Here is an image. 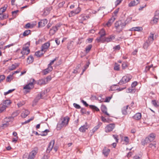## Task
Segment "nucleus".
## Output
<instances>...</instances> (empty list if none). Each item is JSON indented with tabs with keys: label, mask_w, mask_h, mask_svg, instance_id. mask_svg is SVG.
Segmentation results:
<instances>
[{
	"label": "nucleus",
	"mask_w": 159,
	"mask_h": 159,
	"mask_svg": "<svg viewBox=\"0 0 159 159\" xmlns=\"http://www.w3.org/2000/svg\"><path fill=\"white\" fill-rule=\"evenodd\" d=\"M30 82L27 84L25 85L23 88L24 89H26L27 92H29L28 90H30L31 88L34 87L33 83L34 82V79H31L30 80Z\"/></svg>",
	"instance_id": "nucleus-5"
},
{
	"label": "nucleus",
	"mask_w": 159,
	"mask_h": 159,
	"mask_svg": "<svg viewBox=\"0 0 159 159\" xmlns=\"http://www.w3.org/2000/svg\"><path fill=\"white\" fill-rule=\"evenodd\" d=\"M99 128V126L98 125L95 126L92 129V132L93 133H94Z\"/></svg>",
	"instance_id": "nucleus-55"
},
{
	"label": "nucleus",
	"mask_w": 159,
	"mask_h": 159,
	"mask_svg": "<svg viewBox=\"0 0 159 159\" xmlns=\"http://www.w3.org/2000/svg\"><path fill=\"white\" fill-rule=\"evenodd\" d=\"M111 90V91L115 90H117V88H116V85H112L111 86L110 88Z\"/></svg>",
	"instance_id": "nucleus-59"
},
{
	"label": "nucleus",
	"mask_w": 159,
	"mask_h": 159,
	"mask_svg": "<svg viewBox=\"0 0 159 159\" xmlns=\"http://www.w3.org/2000/svg\"><path fill=\"white\" fill-rule=\"evenodd\" d=\"M19 65L18 63H16L14 64H12L11 66L9 67V69L10 70H15Z\"/></svg>",
	"instance_id": "nucleus-27"
},
{
	"label": "nucleus",
	"mask_w": 159,
	"mask_h": 159,
	"mask_svg": "<svg viewBox=\"0 0 159 159\" xmlns=\"http://www.w3.org/2000/svg\"><path fill=\"white\" fill-rule=\"evenodd\" d=\"M89 107L90 108L96 111H99V109L95 106L90 105H89Z\"/></svg>",
	"instance_id": "nucleus-36"
},
{
	"label": "nucleus",
	"mask_w": 159,
	"mask_h": 159,
	"mask_svg": "<svg viewBox=\"0 0 159 159\" xmlns=\"http://www.w3.org/2000/svg\"><path fill=\"white\" fill-rule=\"evenodd\" d=\"M89 18V16H85V15L84 14L81 15L79 17V20L82 21L80 22L81 23H83L82 21L86 20L87 19Z\"/></svg>",
	"instance_id": "nucleus-13"
},
{
	"label": "nucleus",
	"mask_w": 159,
	"mask_h": 159,
	"mask_svg": "<svg viewBox=\"0 0 159 159\" xmlns=\"http://www.w3.org/2000/svg\"><path fill=\"white\" fill-rule=\"evenodd\" d=\"M6 109V106H2L0 108V113L3 112V111L5 110Z\"/></svg>",
	"instance_id": "nucleus-44"
},
{
	"label": "nucleus",
	"mask_w": 159,
	"mask_h": 159,
	"mask_svg": "<svg viewBox=\"0 0 159 159\" xmlns=\"http://www.w3.org/2000/svg\"><path fill=\"white\" fill-rule=\"evenodd\" d=\"M30 112L27 110H25L23 111L21 114V116L22 118H25L29 114Z\"/></svg>",
	"instance_id": "nucleus-24"
},
{
	"label": "nucleus",
	"mask_w": 159,
	"mask_h": 159,
	"mask_svg": "<svg viewBox=\"0 0 159 159\" xmlns=\"http://www.w3.org/2000/svg\"><path fill=\"white\" fill-rule=\"evenodd\" d=\"M50 46V43L49 42L45 43L43 44L42 46L41 50L45 53L47 51V49Z\"/></svg>",
	"instance_id": "nucleus-10"
},
{
	"label": "nucleus",
	"mask_w": 159,
	"mask_h": 159,
	"mask_svg": "<svg viewBox=\"0 0 159 159\" xmlns=\"http://www.w3.org/2000/svg\"><path fill=\"white\" fill-rule=\"evenodd\" d=\"M30 52V50L29 49V46L23 47V51L21 52V53L22 54H28Z\"/></svg>",
	"instance_id": "nucleus-14"
},
{
	"label": "nucleus",
	"mask_w": 159,
	"mask_h": 159,
	"mask_svg": "<svg viewBox=\"0 0 159 159\" xmlns=\"http://www.w3.org/2000/svg\"><path fill=\"white\" fill-rule=\"evenodd\" d=\"M48 21L46 19L41 20L38 23L39 27H42L44 26L47 23Z\"/></svg>",
	"instance_id": "nucleus-15"
},
{
	"label": "nucleus",
	"mask_w": 159,
	"mask_h": 159,
	"mask_svg": "<svg viewBox=\"0 0 159 159\" xmlns=\"http://www.w3.org/2000/svg\"><path fill=\"white\" fill-rule=\"evenodd\" d=\"M5 78V77L4 75H1L0 76V83L2 82Z\"/></svg>",
	"instance_id": "nucleus-57"
},
{
	"label": "nucleus",
	"mask_w": 159,
	"mask_h": 159,
	"mask_svg": "<svg viewBox=\"0 0 159 159\" xmlns=\"http://www.w3.org/2000/svg\"><path fill=\"white\" fill-rule=\"evenodd\" d=\"M142 30L143 28L141 27H136L132 28L131 30L140 31H142Z\"/></svg>",
	"instance_id": "nucleus-30"
},
{
	"label": "nucleus",
	"mask_w": 159,
	"mask_h": 159,
	"mask_svg": "<svg viewBox=\"0 0 159 159\" xmlns=\"http://www.w3.org/2000/svg\"><path fill=\"white\" fill-rule=\"evenodd\" d=\"M128 105L123 107L121 109V111L122 114L123 115H126L127 113V110L128 109Z\"/></svg>",
	"instance_id": "nucleus-25"
},
{
	"label": "nucleus",
	"mask_w": 159,
	"mask_h": 159,
	"mask_svg": "<svg viewBox=\"0 0 159 159\" xmlns=\"http://www.w3.org/2000/svg\"><path fill=\"white\" fill-rule=\"evenodd\" d=\"M92 45L91 44L87 46L85 48V51L86 53H88L91 50L92 48Z\"/></svg>",
	"instance_id": "nucleus-35"
},
{
	"label": "nucleus",
	"mask_w": 159,
	"mask_h": 159,
	"mask_svg": "<svg viewBox=\"0 0 159 159\" xmlns=\"http://www.w3.org/2000/svg\"><path fill=\"white\" fill-rule=\"evenodd\" d=\"M81 113L82 114H85L87 113L85 109L84 108H82L80 110Z\"/></svg>",
	"instance_id": "nucleus-53"
},
{
	"label": "nucleus",
	"mask_w": 159,
	"mask_h": 159,
	"mask_svg": "<svg viewBox=\"0 0 159 159\" xmlns=\"http://www.w3.org/2000/svg\"><path fill=\"white\" fill-rule=\"evenodd\" d=\"M122 66L123 69L126 68L128 66L127 63L126 62H123L122 64Z\"/></svg>",
	"instance_id": "nucleus-48"
},
{
	"label": "nucleus",
	"mask_w": 159,
	"mask_h": 159,
	"mask_svg": "<svg viewBox=\"0 0 159 159\" xmlns=\"http://www.w3.org/2000/svg\"><path fill=\"white\" fill-rule=\"evenodd\" d=\"M140 0H134L129 3L128 6L129 7H133L138 4Z\"/></svg>",
	"instance_id": "nucleus-17"
},
{
	"label": "nucleus",
	"mask_w": 159,
	"mask_h": 159,
	"mask_svg": "<svg viewBox=\"0 0 159 159\" xmlns=\"http://www.w3.org/2000/svg\"><path fill=\"white\" fill-rule=\"evenodd\" d=\"M61 24L60 23L57 24L54 26H53L50 30L49 34L51 35H53L57 31Z\"/></svg>",
	"instance_id": "nucleus-4"
},
{
	"label": "nucleus",
	"mask_w": 159,
	"mask_h": 159,
	"mask_svg": "<svg viewBox=\"0 0 159 159\" xmlns=\"http://www.w3.org/2000/svg\"><path fill=\"white\" fill-rule=\"evenodd\" d=\"M142 115L141 113L138 112L136 113L133 118L135 120H139L141 118Z\"/></svg>",
	"instance_id": "nucleus-20"
},
{
	"label": "nucleus",
	"mask_w": 159,
	"mask_h": 159,
	"mask_svg": "<svg viewBox=\"0 0 159 159\" xmlns=\"http://www.w3.org/2000/svg\"><path fill=\"white\" fill-rule=\"evenodd\" d=\"M42 50L37 51L35 52V55L37 57H40L44 54Z\"/></svg>",
	"instance_id": "nucleus-31"
},
{
	"label": "nucleus",
	"mask_w": 159,
	"mask_h": 159,
	"mask_svg": "<svg viewBox=\"0 0 159 159\" xmlns=\"http://www.w3.org/2000/svg\"><path fill=\"white\" fill-rule=\"evenodd\" d=\"M49 12V11L48 10H44L43 13V16H46L48 15Z\"/></svg>",
	"instance_id": "nucleus-45"
},
{
	"label": "nucleus",
	"mask_w": 159,
	"mask_h": 159,
	"mask_svg": "<svg viewBox=\"0 0 159 159\" xmlns=\"http://www.w3.org/2000/svg\"><path fill=\"white\" fill-rule=\"evenodd\" d=\"M38 151V149L37 148H34L30 153L28 159H34Z\"/></svg>",
	"instance_id": "nucleus-7"
},
{
	"label": "nucleus",
	"mask_w": 159,
	"mask_h": 159,
	"mask_svg": "<svg viewBox=\"0 0 159 159\" xmlns=\"http://www.w3.org/2000/svg\"><path fill=\"white\" fill-rule=\"evenodd\" d=\"M115 38V37L114 35H111L109 37H105L103 39V40L102 41H106L107 42H109L111 41L112 40L114 39Z\"/></svg>",
	"instance_id": "nucleus-16"
},
{
	"label": "nucleus",
	"mask_w": 159,
	"mask_h": 159,
	"mask_svg": "<svg viewBox=\"0 0 159 159\" xmlns=\"http://www.w3.org/2000/svg\"><path fill=\"white\" fill-rule=\"evenodd\" d=\"M111 97H106L104 102H109L111 99Z\"/></svg>",
	"instance_id": "nucleus-58"
},
{
	"label": "nucleus",
	"mask_w": 159,
	"mask_h": 159,
	"mask_svg": "<svg viewBox=\"0 0 159 159\" xmlns=\"http://www.w3.org/2000/svg\"><path fill=\"white\" fill-rule=\"evenodd\" d=\"M123 1V0H116L115 2V6H117L119 5Z\"/></svg>",
	"instance_id": "nucleus-50"
},
{
	"label": "nucleus",
	"mask_w": 159,
	"mask_h": 159,
	"mask_svg": "<svg viewBox=\"0 0 159 159\" xmlns=\"http://www.w3.org/2000/svg\"><path fill=\"white\" fill-rule=\"evenodd\" d=\"M126 24L125 22L119 20L115 23V27L120 31H121L125 27Z\"/></svg>",
	"instance_id": "nucleus-2"
},
{
	"label": "nucleus",
	"mask_w": 159,
	"mask_h": 159,
	"mask_svg": "<svg viewBox=\"0 0 159 159\" xmlns=\"http://www.w3.org/2000/svg\"><path fill=\"white\" fill-rule=\"evenodd\" d=\"M34 58L32 56H30L27 58V61L29 62V63L32 62L34 61Z\"/></svg>",
	"instance_id": "nucleus-39"
},
{
	"label": "nucleus",
	"mask_w": 159,
	"mask_h": 159,
	"mask_svg": "<svg viewBox=\"0 0 159 159\" xmlns=\"http://www.w3.org/2000/svg\"><path fill=\"white\" fill-rule=\"evenodd\" d=\"M115 127V125L113 124H110L107 125L105 128V131L106 132L111 131L113 130Z\"/></svg>",
	"instance_id": "nucleus-12"
},
{
	"label": "nucleus",
	"mask_w": 159,
	"mask_h": 159,
	"mask_svg": "<svg viewBox=\"0 0 159 159\" xmlns=\"http://www.w3.org/2000/svg\"><path fill=\"white\" fill-rule=\"evenodd\" d=\"M155 134L153 133L151 134L148 136L146 138L145 141L146 143H148L153 141L155 139Z\"/></svg>",
	"instance_id": "nucleus-8"
},
{
	"label": "nucleus",
	"mask_w": 159,
	"mask_h": 159,
	"mask_svg": "<svg viewBox=\"0 0 159 159\" xmlns=\"http://www.w3.org/2000/svg\"><path fill=\"white\" fill-rule=\"evenodd\" d=\"M47 83V81L45 79H42L39 80V84L40 85L45 84Z\"/></svg>",
	"instance_id": "nucleus-33"
},
{
	"label": "nucleus",
	"mask_w": 159,
	"mask_h": 159,
	"mask_svg": "<svg viewBox=\"0 0 159 159\" xmlns=\"http://www.w3.org/2000/svg\"><path fill=\"white\" fill-rule=\"evenodd\" d=\"M88 128V126L87 125V123L86 122L85 125L83 126H81L79 128V130L82 132H84L86 129H87Z\"/></svg>",
	"instance_id": "nucleus-19"
},
{
	"label": "nucleus",
	"mask_w": 159,
	"mask_h": 159,
	"mask_svg": "<svg viewBox=\"0 0 159 159\" xmlns=\"http://www.w3.org/2000/svg\"><path fill=\"white\" fill-rule=\"evenodd\" d=\"M70 118L68 116L63 118V120L61 123H58L57 125V129L58 130H60L64 126H66L68 124Z\"/></svg>",
	"instance_id": "nucleus-1"
},
{
	"label": "nucleus",
	"mask_w": 159,
	"mask_h": 159,
	"mask_svg": "<svg viewBox=\"0 0 159 159\" xmlns=\"http://www.w3.org/2000/svg\"><path fill=\"white\" fill-rule=\"evenodd\" d=\"M10 103L11 102L10 100H6L4 101L3 102V103L5 104V105H3V106H6V107L7 106L10 105Z\"/></svg>",
	"instance_id": "nucleus-37"
},
{
	"label": "nucleus",
	"mask_w": 159,
	"mask_h": 159,
	"mask_svg": "<svg viewBox=\"0 0 159 159\" xmlns=\"http://www.w3.org/2000/svg\"><path fill=\"white\" fill-rule=\"evenodd\" d=\"M6 6L5 5L3 7L0 9V13L2 14L3 12L6 11L7 7V5H6Z\"/></svg>",
	"instance_id": "nucleus-38"
},
{
	"label": "nucleus",
	"mask_w": 159,
	"mask_h": 159,
	"mask_svg": "<svg viewBox=\"0 0 159 159\" xmlns=\"http://www.w3.org/2000/svg\"><path fill=\"white\" fill-rule=\"evenodd\" d=\"M113 49H114V50H119L120 49V46L119 45H117L115 47H114Z\"/></svg>",
	"instance_id": "nucleus-51"
},
{
	"label": "nucleus",
	"mask_w": 159,
	"mask_h": 159,
	"mask_svg": "<svg viewBox=\"0 0 159 159\" xmlns=\"http://www.w3.org/2000/svg\"><path fill=\"white\" fill-rule=\"evenodd\" d=\"M152 105L154 107H157L159 106V102H157L155 100H152Z\"/></svg>",
	"instance_id": "nucleus-34"
},
{
	"label": "nucleus",
	"mask_w": 159,
	"mask_h": 159,
	"mask_svg": "<svg viewBox=\"0 0 159 159\" xmlns=\"http://www.w3.org/2000/svg\"><path fill=\"white\" fill-rule=\"evenodd\" d=\"M14 90H15L14 89L9 90L8 91H7V92H5L4 93V95H6L7 94H9V93H10L14 91Z\"/></svg>",
	"instance_id": "nucleus-52"
},
{
	"label": "nucleus",
	"mask_w": 159,
	"mask_h": 159,
	"mask_svg": "<svg viewBox=\"0 0 159 159\" xmlns=\"http://www.w3.org/2000/svg\"><path fill=\"white\" fill-rule=\"evenodd\" d=\"M34 119L33 117H31V118L28 120H27L25 121L24 122V124H26V123H27L29 122L30 121Z\"/></svg>",
	"instance_id": "nucleus-60"
},
{
	"label": "nucleus",
	"mask_w": 159,
	"mask_h": 159,
	"mask_svg": "<svg viewBox=\"0 0 159 159\" xmlns=\"http://www.w3.org/2000/svg\"><path fill=\"white\" fill-rule=\"evenodd\" d=\"M12 80V75H8L7 78L6 80L7 82H10Z\"/></svg>",
	"instance_id": "nucleus-42"
},
{
	"label": "nucleus",
	"mask_w": 159,
	"mask_h": 159,
	"mask_svg": "<svg viewBox=\"0 0 159 159\" xmlns=\"http://www.w3.org/2000/svg\"><path fill=\"white\" fill-rule=\"evenodd\" d=\"M73 106L75 108L78 109H80L81 107L79 105L76 103H74L73 104Z\"/></svg>",
	"instance_id": "nucleus-54"
},
{
	"label": "nucleus",
	"mask_w": 159,
	"mask_h": 159,
	"mask_svg": "<svg viewBox=\"0 0 159 159\" xmlns=\"http://www.w3.org/2000/svg\"><path fill=\"white\" fill-rule=\"evenodd\" d=\"M54 140H52L49 143L48 148L47 149V152L48 153H49L51 150H52V148H53V146L54 144Z\"/></svg>",
	"instance_id": "nucleus-11"
},
{
	"label": "nucleus",
	"mask_w": 159,
	"mask_h": 159,
	"mask_svg": "<svg viewBox=\"0 0 159 159\" xmlns=\"http://www.w3.org/2000/svg\"><path fill=\"white\" fill-rule=\"evenodd\" d=\"M113 137L116 140V142H118V135H113Z\"/></svg>",
	"instance_id": "nucleus-61"
},
{
	"label": "nucleus",
	"mask_w": 159,
	"mask_h": 159,
	"mask_svg": "<svg viewBox=\"0 0 159 159\" xmlns=\"http://www.w3.org/2000/svg\"><path fill=\"white\" fill-rule=\"evenodd\" d=\"M135 91L134 89L129 88L128 89L127 92L128 93H134Z\"/></svg>",
	"instance_id": "nucleus-41"
},
{
	"label": "nucleus",
	"mask_w": 159,
	"mask_h": 159,
	"mask_svg": "<svg viewBox=\"0 0 159 159\" xmlns=\"http://www.w3.org/2000/svg\"><path fill=\"white\" fill-rule=\"evenodd\" d=\"M115 19L114 17H111L110 20H109V21L106 23V25L108 27L110 26L112 24L114 21Z\"/></svg>",
	"instance_id": "nucleus-26"
},
{
	"label": "nucleus",
	"mask_w": 159,
	"mask_h": 159,
	"mask_svg": "<svg viewBox=\"0 0 159 159\" xmlns=\"http://www.w3.org/2000/svg\"><path fill=\"white\" fill-rule=\"evenodd\" d=\"M25 104V102L24 101L23 102H18L17 105L18 107H21L23 105Z\"/></svg>",
	"instance_id": "nucleus-46"
},
{
	"label": "nucleus",
	"mask_w": 159,
	"mask_h": 159,
	"mask_svg": "<svg viewBox=\"0 0 159 159\" xmlns=\"http://www.w3.org/2000/svg\"><path fill=\"white\" fill-rule=\"evenodd\" d=\"M65 4V2H61L59 3L58 4V7H62Z\"/></svg>",
	"instance_id": "nucleus-63"
},
{
	"label": "nucleus",
	"mask_w": 159,
	"mask_h": 159,
	"mask_svg": "<svg viewBox=\"0 0 159 159\" xmlns=\"http://www.w3.org/2000/svg\"><path fill=\"white\" fill-rule=\"evenodd\" d=\"M81 11V8L78 7L76 9L71 11L69 13V16L70 17H72L75 15L78 14Z\"/></svg>",
	"instance_id": "nucleus-9"
},
{
	"label": "nucleus",
	"mask_w": 159,
	"mask_h": 159,
	"mask_svg": "<svg viewBox=\"0 0 159 159\" xmlns=\"http://www.w3.org/2000/svg\"><path fill=\"white\" fill-rule=\"evenodd\" d=\"M101 110L102 112L105 114L109 116V114L107 112V108L106 106L104 105H102L101 107Z\"/></svg>",
	"instance_id": "nucleus-21"
},
{
	"label": "nucleus",
	"mask_w": 159,
	"mask_h": 159,
	"mask_svg": "<svg viewBox=\"0 0 159 159\" xmlns=\"http://www.w3.org/2000/svg\"><path fill=\"white\" fill-rule=\"evenodd\" d=\"M153 35L154 34L151 33L150 35L148 37V39L147 40L150 43H152L153 40Z\"/></svg>",
	"instance_id": "nucleus-28"
},
{
	"label": "nucleus",
	"mask_w": 159,
	"mask_h": 159,
	"mask_svg": "<svg viewBox=\"0 0 159 159\" xmlns=\"http://www.w3.org/2000/svg\"><path fill=\"white\" fill-rule=\"evenodd\" d=\"M151 44V43H149V42L147 40L143 44V47L144 49H146L148 48V47Z\"/></svg>",
	"instance_id": "nucleus-32"
},
{
	"label": "nucleus",
	"mask_w": 159,
	"mask_h": 159,
	"mask_svg": "<svg viewBox=\"0 0 159 159\" xmlns=\"http://www.w3.org/2000/svg\"><path fill=\"white\" fill-rule=\"evenodd\" d=\"M81 102L84 104V105H85L86 107H88V104L84 100H82Z\"/></svg>",
	"instance_id": "nucleus-64"
},
{
	"label": "nucleus",
	"mask_w": 159,
	"mask_h": 159,
	"mask_svg": "<svg viewBox=\"0 0 159 159\" xmlns=\"http://www.w3.org/2000/svg\"><path fill=\"white\" fill-rule=\"evenodd\" d=\"M49 131L48 129H46L43 131V134H42L43 135H46L47 134V133Z\"/></svg>",
	"instance_id": "nucleus-62"
},
{
	"label": "nucleus",
	"mask_w": 159,
	"mask_h": 159,
	"mask_svg": "<svg viewBox=\"0 0 159 159\" xmlns=\"http://www.w3.org/2000/svg\"><path fill=\"white\" fill-rule=\"evenodd\" d=\"M124 141L125 142V143L126 144H128L129 141L128 137H125L124 138Z\"/></svg>",
	"instance_id": "nucleus-43"
},
{
	"label": "nucleus",
	"mask_w": 159,
	"mask_h": 159,
	"mask_svg": "<svg viewBox=\"0 0 159 159\" xmlns=\"http://www.w3.org/2000/svg\"><path fill=\"white\" fill-rule=\"evenodd\" d=\"M19 112L18 111H15L12 114L11 116L9 117L8 119H10V120H11V119L13 120L14 117L17 116L19 114Z\"/></svg>",
	"instance_id": "nucleus-22"
},
{
	"label": "nucleus",
	"mask_w": 159,
	"mask_h": 159,
	"mask_svg": "<svg viewBox=\"0 0 159 159\" xmlns=\"http://www.w3.org/2000/svg\"><path fill=\"white\" fill-rule=\"evenodd\" d=\"M102 153L105 156H107L110 152V150L105 147L104 149H103L102 151Z\"/></svg>",
	"instance_id": "nucleus-23"
},
{
	"label": "nucleus",
	"mask_w": 159,
	"mask_h": 159,
	"mask_svg": "<svg viewBox=\"0 0 159 159\" xmlns=\"http://www.w3.org/2000/svg\"><path fill=\"white\" fill-rule=\"evenodd\" d=\"M30 32L31 31L30 30H26L24 32L23 35L24 36H27L30 33Z\"/></svg>",
	"instance_id": "nucleus-40"
},
{
	"label": "nucleus",
	"mask_w": 159,
	"mask_h": 159,
	"mask_svg": "<svg viewBox=\"0 0 159 159\" xmlns=\"http://www.w3.org/2000/svg\"><path fill=\"white\" fill-rule=\"evenodd\" d=\"M149 147L152 149H154L156 148L155 144V143H150L149 144Z\"/></svg>",
	"instance_id": "nucleus-49"
},
{
	"label": "nucleus",
	"mask_w": 159,
	"mask_h": 159,
	"mask_svg": "<svg viewBox=\"0 0 159 159\" xmlns=\"http://www.w3.org/2000/svg\"><path fill=\"white\" fill-rule=\"evenodd\" d=\"M7 118H6L5 119V121H6V123L3 124L1 126V127L2 128V129H4V128L6 127H7L8 125L9 124L7 122H8V120H7ZM10 120L9 119V120H8L9 121Z\"/></svg>",
	"instance_id": "nucleus-29"
},
{
	"label": "nucleus",
	"mask_w": 159,
	"mask_h": 159,
	"mask_svg": "<svg viewBox=\"0 0 159 159\" xmlns=\"http://www.w3.org/2000/svg\"><path fill=\"white\" fill-rule=\"evenodd\" d=\"M99 34L100 35V36L98 37L96 39L98 42L103 40L104 38L103 37L106 35L105 31L103 29H102L99 32Z\"/></svg>",
	"instance_id": "nucleus-6"
},
{
	"label": "nucleus",
	"mask_w": 159,
	"mask_h": 159,
	"mask_svg": "<svg viewBox=\"0 0 159 159\" xmlns=\"http://www.w3.org/2000/svg\"><path fill=\"white\" fill-rule=\"evenodd\" d=\"M53 69L52 66H48V67L43 71V75H46L49 72L51 71Z\"/></svg>",
	"instance_id": "nucleus-18"
},
{
	"label": "nucleus",
	"mask_w": 159,
	"mask_h": 159,
	"mask_svg": "<svg viewBox=\"0 0 159 159\" xmlns=\"http://www.w3.org/2000/svg\"><path fill=\"white\" fill-rule=\"evenodd\" d=\"M114 70H120V65L116 64L114 67Z\"/></svg>",
	"instance_id": "nucleus-47"
},
{
	"label": "nucleus",
	"mask_w": 159,
	"mask_h": 159,
	"mask_svg": "<svg viewBox=\"0 0 159 159\" xmlns=\"http://www.w3.org/2000/svg\"><path fill=\"white\" fill-rule=\"evenodd\" d=\"M132 76L130 74H127L124 76L122 79L120 80L119 84L120 85L129 82L132 79Z\"/></svg>",
	"instance_id": "nucleus-3"
},
{
	"label": "nucleus",
	"mask_w": 159,
	"mask_h": 159,
	"mask_svg": "<svg viewBox=\"0 0 159 159\" xmlns=\"http://www.w3.org/2000/svg\"><path fill=\"white\" fill-rule=\"evenodd\" d=\"M137 85V82L136 81L133 82L131 84V87L132 88L135 87Z\"/></svg>",
	"instance_id": "nucleus-56"
}]
</instances>
